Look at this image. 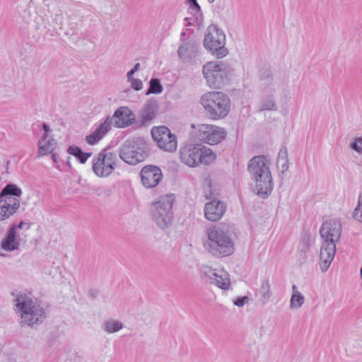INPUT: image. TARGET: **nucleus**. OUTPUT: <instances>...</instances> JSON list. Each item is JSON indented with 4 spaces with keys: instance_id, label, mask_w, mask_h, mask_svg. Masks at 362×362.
I'll return each instance as SVG.
<instances>
[{
    "instance_id": "32",
    "label": "nucleus",
    "mask_w": 362,
    "mask_h": 362,
    "mask_svg": "<svg viewBox=\"0 0 362 362\" xmlns=\"http://www.w3.org/2000/svg\"><path fill=\"white\" fill-rule=\"evenodd\" d=\"M282 164V170H284V169H288V163L287 160L284 158L279 157L277 160V166L279 167V165Z\"/></svg>"
},
{
    "instance_id": "28",
    "label": "nucleus",
    "mask_w": 362,
    "mask_h": 362,
    "mask_svg": "<svg viewBox=\"0 0 362 362\" xmlns=\"http://www.w3.org/2000/svg\"><path fill=\"white\" fill-rule=\"evenodd\" d=\"M106 329L108 332H115L119 331L122 327V324L116 321L107 322L105 325Z\"/></svg>"
},
{
    "instance_id": "13",
    "label": "nucleus",
    "mask_w": 362,
    "mask_h": 362,
    "mask_svg": "<svg viewBox=\"0 0 362 362\" xmlns=\"http://www.w3.org/2000/svg\"><path fill=\"white\" fill-rule=\"evenodd\" d=\"M341 232V224L335 220L324 222L320 229V235L325 240V243H333L334 244L339 240Z\"/></svg>"
},
{
    "instance_id": "34",
    "label": "nucleus",
    "mask_w": 362,
    "mask_h": 362,
    "mask_svg": "<svg viewBox=\"0 0 362 362\" xmlns=\"http://www.w3.org/2000/svg\"><path fill=\"white\" fill-rule=\"evenodd\" d=\"M246 299V298H239L235 302V304L238 306H242L244 305L245 303V300Z\"/></svg>"
},
{
    "instance_id": "29",
    "label": "nucleus",
    "mask_w": 362,
    "mask_h": 362,
    "mask_svg": "<svg viewBox=\"0 0 362 362\" xmlns=\"http://www.w3.org/2000/svg\"><path fill=\"white\" fill-rule=\"evenodd\" d=\"M351 148L356 151V152L361 153H362V137H357L354 139V141L351 144Z\"/></svg>"
},
{
    "instance_id": "38",
    "label": "nucleus",
    "mask_w": 362,
    "mask_h": 362,
    "mask_svg": "<svg viewBox=\"0 0 362 362\" xmlns=\"http://www.w3.org/2000/svg\"><path fill=\"white\" fill-rule=\"evenodd\" d=\"M196 6L199 7V4L197 2V0H190Z\"/></svg>"
},
{
    "instance_id": "40",
    "label": "nucleus",
    "mask_w": 362,
    "mask_h": 362,
    "mask_svg": "<svg viewBox=\"0 0 362 362\" xmlns=\"http://www.w3.org/2000/svg\"><path fill=\"white\" fill-rule=\"evenodd\" d=\"M139 66V64H136L133 69H135V71L138 69Z\"/></svg>"
},
{
    "instance_id": "42",
    "label": "nucleus",
    "mask_w": 362,
    "mask_h": 362,
    "mask_svg": "<svg viewBox=\"0 0 362 362\" xmlns=\"http://www.w3.org/2000/svg\"><path fill=\"white\" fill-rule=\"evenodd\" d=\"M9 362H15V361L9 359Z\"/></svg>"
},
{
    "instance_id": "18",
    "label": "nucleus",
    "mask_w": 362,
    "mask_h": 362,
    "mask_svg": "<svg viewBox=\"0 0 362 362\" xmlns=\"http://www.w3.org/2000/svg\"><path fill=\"white\" fill-rule=\"evenodd\" d=\"M115 124L119 128H124L132 124L134 120V116L132 110L127 107L118 108L114 114Z\"/></svg>"
},
{
    "instance_id": "16",
    "label": "nucleus",
    "mask_w": 362,
    "mask_h": 362,
    "mask_svg": "<svg viewBox=\"0 0 362 362\" xmlns=\"http://www.w3.org/2000/svg\"><path fill=\"white\" fill-rule=\"evenodd\" d=\"M20 206V201L16 197L0 198V221L13 216Z\"/></svg>"
},
{
    "instance_id": "27",
    "label": "nucleus",
    "mask_w": 362,
    "mask_h": 362,
    "mask_svg": "<svg viewBox=\"0 0 362 362\" xmlns=\"http://www.w3.org/2000/svg\"><path fill=\"white\" fill-rule=\"evenodd\" d=\"M163 91V87L158 79L152 78L150 81V87L147 93L158 94Z\"/></svg>"
},
{
    "instance_id": "30",
    "label": "nucleus",
    "mask_w": 362,
    "mask_h": 362,
    "mask_svg": "<svg viewBox=\"0 0 362 362\" xmlns=\"http://www.w3.org/2000/svg\"><path fill=\"white\" fill-rule=\"evenodd\" d=\"M86 142L90 145H95L98 144L101 139L95 132L93 131L91 134L88 135L86 138Z\"/></svg>"
},
{
    "instance_id": "25",
    "label": "nucleus",
    "mask_w": 362,
    "mask_h": 362,
    "mask_svg": "<svg viewBox=\"0 0 362 362\" xmlns=\"http://www.w3.org/2000/svg\"><path fill=\"white\" fill-rule=\"evenodd\" d=\"M293 294L291 298V308L296 309L300 308L304 303L303 296L298 291L296 285L292 286Z\"/></svg>"
},
{
    "instance_id": "4",
    "label": "nucleus",
    "mask_w": 362,
    "mask_h": 362,
    "mask_svg": "<svg viewBox=\"0 0 362 362\" xmlns=\"http://www.w3.org/2000/svg\"><path fill=\"white\" fill-rule=\"evenodd\" d=\"M180 159L189 167H197L200 164L207 165L216 158V153L209 148L201 144H187L180 151Z\"/></svg>"
},
{
    "instance_id": "22",
    "label": "nucleus",
    "mask_w": 362,
    "mask_h": 362,
    "mask_svg": "<svg viewBox=\"0 0 362 362\" xmlns=\"http://www.w3.org/2000/svg\"><path fill=\"white\" fill-rule=\"evenodd\" d=\"M157 105L155 102L149 101L146 103L141 112L143 122H148L154 119L156 117Z\"/></svg>"
},
{
    "instance_id": "39",
    "label": "nucleus",
    "mask_w": 362,
    "mask_h": 362,
    "mask_svg": "<svg viewBox=\"0 0 362 362\" xmlns=\"http://www.w3.org/2000/svg\"><path fill=\"white\" fill-rule=\"evenodd\" d=\"M24 223L23 221H21L19 224H18V228H23V226Z\"/></svg>"
},
{
    "instance_id": "10",
    "label": "nucleus",
    "mask_w": 362,
    "mask_h": 362,
    "mask_svg": "<svg viewBox=\"0 0 362 362\" xmlns=\"http://www.w3.org/2000/svg\"><path fill=\"white\" fill-rule=\"evenodd\" d=\"M199 136L204 142L210 144H218L226 137L225 130L212 124H201L199 127Z\"/></svg>"
},
{
    "instance_id": "21",
    "label": "nucleus",
    "mask_w": 362,
    "mask_h": 362,
    "mask_svg": "<svg viewBox=\"0 0 362 362\" xmlns=\"http://www.w3.org/2000/svg\"><path fill=\"white\" fill-rule=\"evenodd\" d=\"M16 228L12 227L7 235L2 240L1 247L6 251H13L18 249V243L16 240Z\"/></svg>"
},
{
    "instance_id": "7",
    "label": "nucleus",
    "mask_w": 362,
    "mask_h": 362,
    "mask_svg": "<svg viewBox=\"0 0 362 362\" xmlns=\"http://www.w3.org/2000/svg\"><path fill=\"white\" fill-rule=\"evenodd\" d=\"M117 160L116 153L103 151L93 158L91 161L93 171L99 177H107L115 169Z\"/></svg>"
},
{
    "instance_id": "35",
    "label": "nucleus",
    "mask_w": 362,
    "mask_h": 362,
    "mask_svg": "<svg viewBox=\"0 0 362 362\" xmlns=\"http://www.w3.org/2000/svg\"><path fill=\"white\" fill-rule=\"evenodd\" d=\"M43 129H44V130H45V136H47V133L49 132V127H48L47 124H43Z\"/></svg>"
},
{
    "instance_id": "14",
    "label": "nucleus",
    "mask_w": 362,
    "mask_h": 362,
    "mask_svg": "<svg viewBox=\"0 0 362 362\" xmlns=\"http://www.w3.org/2000/svg\"><path fill=\"white\" fill-rule=\"evenodd\" d=\"M226 210V204L217 200H213L205 204L204 217L209 221H219L224 215Z\"/></svg>"
},
{
    "instance_id": "26",
    "label": "nucleus",
    "mask_w": 362,
    "mask_h": 362,
    "mask_svg": "<svg viewBox=\"0 0 362 362\" xmlns=\"http://www.w3.org/2000/svg\"><path fill=\"white\" fill-rule=\"evenodd\" d=\"M110 124L107 120H106L103 123L100 124L95 129L94 132L98 136H100V139H102L103 138L105 137V136L110 131Z\"/></svg>"
},
{
    "instance_id": "19",
    "label": "nucleus",
    "mask_w": 362,
    "mask_h": 362,
    "mask_svg": "<svg viewBox=\"0 0 362 362\" xmlns=\"http://www.w3.org/2000/svg\"><path fill=\"white\" fill-rule=\"evenodd\" d=\"M222 71L221 64L215 62H208L203 67V74L209 83H214V78L218 77V75Z\"/></svg>"
},
{
    "instance_id": "15",
    "label": "nucleus",
    "mask_w": 362,
    "mask_h": 362,
    "mask_svg": "<svg viewBox=\"0 0 362 362\" xmlns=\"http://www.w3.org/2000/svg\"><path fill=\"white\" fill-rule=\"evenodd\" d=\"M209 279L214 280V283L222 289L229 288L230 282L228 273L223 269H213L211 267H205L204 271Z\"/></svg>"
},
{
    "instance_id": "41",
    "label": "nucleus",
    "mask_w": 362,
    "mask_h": 362,
    "mask_svg": "<svg viewBox=\"0 0 362 362\" xmlns=\"http://www.w3.org/2000/svg\"><path fill=\"white\" fill-rule=\"evenodd\" d=\"M52 158H53L54 160H55V156L54 155H52Z\"/></svg>"
},
{
    "instance_id": "3",
    "label": "nucleus",
    "mask_w": 362,
    "mask_h": 362,
    "mask_svg": "<svg viewBox=\"0 0 362 362\" xmlns=\"http://www.w3.org/2000/svg\"><path fill=\"white\" fill-rule=\"evenodd\" d=\"M205 247L214 255L228 256L233 252V241L221 228L211 226L206 229Z\"/></svg>"
},
{
    "instance_id": "12",
    "label": "nucleus",
    "mask_w": 362,
    "mask_h": 362,
    "mask_svg": "<svg viewBox=\"0 0 362 362\" xmlns=\"http://www.w3.org/2000/svg\"><path fill=\"white\" fill-rule=\"evenodd\" d=\"M140 175L141 182L146 188L156 187L163 178L160 169L154 165L144 167L141 170Z\"/></svg>"
},
{
    "instance_id": "1",
    "label": "nucleus",
    "mask_w": 362,
    "mask_h": 362,
    "mask_svg": "<svg viewBox=\"0 0 362 362\" xmlns=\"http://www.w3.org/2000/svg\"><path fill=\"white\" fill-rule=\"evenodd\" d=\"M248 171L254 184V191L258 196L264 197L273 189V182L269 170V160L264 156L251 158L247 165Z\"/></svg>"
},
{
    "instance_id": "31",
    "label": "nucleus",
    "mask_w": 362,
    "mask_h": 362,
    "mask_svg": "<svg viewBox=\"0 0 362 362\" xmlns=\"http://www.w3.org/2000/svg\"><path fill=\"white\" fill-rule=\"evenodd\" d=\"M354 218L362 223V207H356L354 213Z\"/></svg>"
},
{
    "instance_id": "17",
    "label": "nucleus",
    "mask_w": 362,
    "mask_h": 362,
    "mask_svg": "<svg viewBox=\"0 0 362 362\" xmlns=\"http://www.w3.org/2000/svg\"><path fill=\"white\" fill-rule=\"evenodd\" d=\"M336 252V246L333 243H324L320 250V267L322 272L329 267Z\"/></svg>"
},
{
    "instance_id": "2",
    "label": "nucleus",
    "mask_w": 362,
    "mask_h": 362,
    "mask_svg": "<svg viewBox=\"0 0 362 362\" xmlns=\"http://www.w3.org/2000/svg\"><path fill=\"white\" fill-rule=\"evenodd\" d=\"M200 104L210 119L218 120L228 114L230 100L223 92L209 91L201 96Z\"/></svg>"
},
{
    "instance_id": "8",
    "label": "nucleus",
    "mask_w": 362,
    "mask_h": 362,
    "mask_svg": "<svg viewBox=\"0 0 362 362\" xmlns=\"http://www.w3.org/2000/svg\"><path fill=\"white\" fill-rule=\"evenodd\" d=\"M225 40V35L216 26L211 25L208 28L204 45L216 57L223 58L227 54V49L224 47Z\"/></svg>"
},
{
    "instance_id": "33",
    "label": "nucleus",
    "mask_w": 362,
    "mask_h": 362,
    "mask_svg": "<svg viewBox=\"0 0 362 362\" xmlns=\"http://www.w3.org/2000/svg\"><path fill=\"white\" fill-rule=\"evenodd\" d=\"M132 87L135 90H137L141 89V88H142V83H141V81H138V80H134L132 82Z\"/></svg>"
},
{
    "instance_id": "37",
    "label": "nucleus",
    "mask_w": 362,
    "mask_h": 362,
    "mask_svg": "<svg viewBox=\"0 0 362 362\" xmlns=\"http://www.w3.org/2000/svg\"><path fill=\"white\" fill-rule=\"evenodd\" d=\"M357 207H362V193L359 195L358 204Z\"/></svg>"
},
{
    "instance_id": "23",
    "label": "nucleus",
    "mask_w": 362,
    "mask_h": 362,
    "mask_svg": "<svg viewBox=\"0 0 362 362\" xmlns=\"http://www.w3.org/2000/svg\"><path fill=\"white\" fill-rule=\"evenodd\" d=\"M67 152L74 156L82 164L85 163L88 159L91 156L92 153H85L76 146H71L68 148Z\"/></svg>"
},
{
    "instance_id": "36",
    "label": "nucleus",
    "mask_w": 362,
    "mask_h": 362,
    "mask_svg": "<svg viewBox=\"0 0 362 362\" xmlns=\"http://www.w3.org/2000/svg\"><path fill=\"white\" fill-rule=\"evenodd\" d=\"M135 72V69H132L130 70L128 73H127V76H128V78L130 79L132 76L134 74Z\"/></svg>"
},
{
    "instance_id": "20",
    "label": "nucleus",
    "mask_w": 362,
    "mask_h": 362,
    "mask_svg": "<svg viewBox=\"0 0 362 362\" xmlns=\"http://www.w3.org/2000/svg\"><path fill=\"white\" fill-rule=\"evenodd\" d=\"M56 144L54 139H47V136H45L38 144V156H42L52 153L55 149Z\"/></svg>"
},
{
    "instance_id": "6",
    "label": "nucleus",
    "mask_w": 362,
    "mask_h": 362,
    "mask_svg": "<svg viewBox=\"0 0 362 362\" xmlns=\"http://www.w3.org/2000/svg\"><path fill=\"white\" fill-rule=\"evenodd\" d=\"M16 301V306L21 310V323L33 326L42 321L45 311L32 299L20 296Z\"/></svg>"
},
{
    "instance_id": "9",
    "label": "nucleus",
    "mask_w": 362,
    "mask_h": 362,
    "mask_svg": "<svg viewBox=\"0 0 362 362\" xmlns=\"http://www.w3.org/2000/svg\"><path fill=\"white\" fill-rule=\"evenodd\" d=\"M153 141L158 146L168 152H173L177 148V138L165 126L153 127L151 131Z\"/></svg>"
},
{
    "instance_id": "43",
    "label": "nucleus",
    "mask_w": 362,
    "mask_h": 362,
    "mask_svg": "<svg viewBox=\"0 0 362 362\" xmlns=\"http://www.w3.org/2000/svg\"><path fill=\"white\" fill-rule=\"evenodd\" d=\"M361 275H362V268L361 269Z\"/></svg>"
},
{
    "instance_id": "24",
    "label": "nucleus",
    "mask_w": 362,
    "mask_h": 362,
    "mask_svg": "<svg viewBox=\"0 0 362 362\" xmlns=\"http://www.w3.org/2000/svg\"><path fill=\"white\" fill-rule=\"evenodd\" d=\"M22 191L16 185L8 184L1 191L0 198H8L20 197Z\"/></svg>"
},
{
    "instance_id": "11",
    "label": "nucleus",
    "mask_w": 362,
    "mask_h": 362,
    "mask_svg": "<svg viewBox=\"0 0 362 362\" xmlns=\"http://www.w3.org/2000/svg\"><path fill=\"white\" fill-rule=\"evenodd\" d=\"M119 156L124 161L131 165L143 161L146 157L144 149L134 142L125 144L121 149Z\"/></svg>"
},
{
    "instance_id": "5",
    "label": "nucleus",
    "mask_w": 362,
    "mask_h": 362,
    "mask_svg": "<svg viewBox=\"0 0 362 362\" xmlns=\"http://www.w3.org/2000/svg\"><path fill=\"white\" fill-rule=\"evenodd\" d=\"M175 202L173 194L160 196L151 206V214L156 223L160 228H166L173 221V208Z\"/></svg>"
}]
</instances>
